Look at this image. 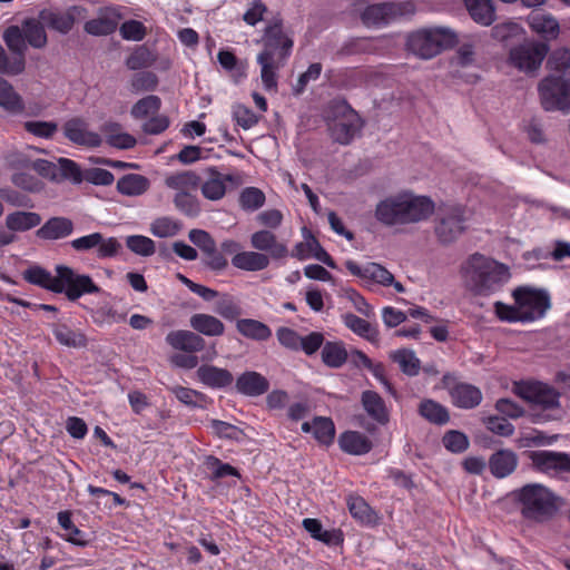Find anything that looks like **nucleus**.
<instances>
[{
	"instance_id": "ea45409f",
	"label": "nucleus",
	"mask_w": 570,
	"mask_h": 570,
	"mask_svg": "<svg viewBox=\"0 0 570 570\" xmlns=\"http://www.w3.org/2000/svg\"><path fill=\"white\" fill-rule=\"evenodd\" d=\"M0 107L6 111L18 115L24 110L22 97L13 89V87L0 77Z\"/></svg>"
},
{
	"instance_id": "13d9d810",
	"label": "nucleus",
	"mask_w": 570,
	"mask_h": 570,
	"mask_svg": "<svg viewBox=\"0 0 570 570\" xmlns=\"http://www.w3.org/2000/svg\"><path fill=\"white\" fill-rule=\"evenodd\" d=\"M206 469L210 472L212 479H223L226 476H238L237 470L228 463L222 462L215 456H207L205 461Z\"/></svg>"
},
{
	"instance_id": "4be33fe9",
	"label": "nucleus",
	"mask_w": 570,
	"mask_h": 570,
	"mask_svg": "<svg viewBox=\"0 0 570 570\" xmlns=\"http://www.w3.org/2000/svg\"><path fill=\"white\" fill-rule=\"evenodd\" d=\"M250 245L259 253H268L269 259L284 258L288 254L287 246L279 243L276 235L266 229L253 233L250 236Z\"/></svg>"
},
{
	"instance_id": "79ce46f5",
	"label": "nucleus",
	"mask_w": 570,
	"mask_h": 570,
	"mask_svg": "<svg viewBox=\"0 0 570 570\" xmlns=\"http://www.w3.org/2000/svg\"><path fill=\"white\" fill-rule=\"evenodd\" d=\"M21 28L23 30L27 43L31 47L36 49H41L47 45L48 39L45 30V24L41 22L40 19H26L22 21Z\"/></svg>"
},
{
	"instance_id": "7ed1b4c3",
	"label": "nucleus",
	"mask_w": 570,
	"mask_h": 570,
	"mask_svg": "<svg viewBox=\"0 0 570 570\" xmlns=\"http://www.w3.org/2000/svg\"><path fill=\"white\" fill-rule=\"evenodd\" d=\"M460 273L465 287L480 296L495 294L510 279L507 265L479 253L462 263Z\"/></svg>"
},
{
	"instance_id": "052dcab7",
	"label": "nucleus",
	"mask_w": 570,
	"mask_h": 570,
	"mask_svg": "<svg viewBox=\"0 0 570 570\" xmlns=\"http://www.w3.org/2000/svg\"><path fill=\"white\" fill-rule=\"evenodd\" d=\"M264 193L255 187L245 188L239 196L240 206L246 210H256L264 205Z\"/></svg>"
},
{
	"instance_id": "412c9836",
	"label": "nucleus",
	"mask_w": 570,
	"mask_h": 570,
	"mask_svg": "<svg viewBox=\"0 0 570 570\" xmlns=\"http://www.w3.org/2000/svg\"><path fill=\"white\" fill-rule=\"evenodd\" d=\"M65 136L73 144L86 147H99L102 137L88 129V124L80 118H72L63 125Z\"/></svg>"
},
{
	"instance_id": "39448f33",
	"label": "nucleus",
	"mask_w": 570,
	"mask_h": 570,
	"mask_svg": "<svg viewBox=\"0 0 570 570\" xmlns=\"http://www.w3.org/2000/svg\"><path fill=\"white\" fill-rule=\"evenodd\" d=\"M522 515L535 522L550 519L557 511V497L539 483L525 484L515 492Z\"/></svg>"
},
{
	"instance_id": "f3484780",
	"label": "nucleus",
	"mask_w": 570,
	"mask_h": 570,
	"mask_svg": "<svg viewBox=\"0 0 570 570\" xmlns=\"http://www.w3.org/2000/svg\"><path fill=\"white\" fill-rule=\"evenodd\" d=\"M205 177L202 179L200 189L205 198L209 200L222 199L227 191V184L238 186L240 178L234 174H223L214 167H208L204 171Z\"/></svg>"
},
{
	"instance_id": "6e6552de",
	"label": "nucleus",
	"mask_w": 570,
	"mask_h": 570,
	"mask_svg": "<svg viewBox=\"0 0 570 570\" xmlns=\"http://www.w3.org/2000/svg\"><path fill=\"white\" fill-rule=\"evenodd\" d=\"M345 267L352 275L358 277L362 285L370 291H373L376 285L383 287L392 286L397 293L405 291L404 286L395 281L393 274L381 264L370 262L360 265L354 261H346Z\"/></svg>"
},
{
	"instance_id": "1a4fd4ad",
	"label": "nucleus",
	"mask_w": 570,
	"mask_h": 570,
	"mask_svg": "<svg viewBox=\"0 0 570 570\" xmlns=\"http://www.w3.org/2000/svg\"><path fill=\"white\" fill-rule=\"evenodd\" d=\"M414 4L406 2H384L367 6L361 14L362 22L367 27H384L397 19L411 16Z\"/></svg>"
},
{
	"instance_id": "a18cd8bd",
	"label": "nucleus",
	"mask_w": 570,
	"mask_h": 570,
	"mask_svg": "<svg viewBox=\"0 0 570 570\" xmlns=\"http://www.w3.org/2000/svg\"><path fill=\"white\" fill-rule=\"evenodd\" d=\"M343 322L344 325L356 335L366 338L370 342H376L379 340L377 330L364 318L352 313H347L343 316Z\"/></svg>"
},
{
	"instance_id": "4d7b16f0",
	"label": "nucleus",
	"mask_w": 570,
	"mask_h": 570,
	"mask_svg": "<svg viewBox=\"0 0 570 570\" xmlns=\"http://www.w3.org/2000/svg\"><path fill=\"white\" fill-rule=\"evenodd\" d=\"M347 507L350 513L363 523H371L374 520L373 511L361 497H348Z\"/></svg>"
},
{
	"instance_id": "5fc2aeb1",
	"label": "nucleus",
	"mask_w": 570,
	"mask_h": 570,
	"mask_svg": "<svg viewBox=\"0 0 570 570\" xmlns=\"http://www.w3.org/2000/svg\"><path fill=\"white\" fill-rule=\"evenodd\" d=\"M219 65L232 73L235 82H239L246 77L245 68L238 63L236 56L228 50H220L217 53Z\"/></svg>"
},
{
	"instance_id": "a878e982",
	"label": "nucleus",
	"mask_w": 570,
	"mask_h": 570,
	"mask_svg": "<svg viewBox=\"0 0 570 570\" xmlns=\"http://www.w3.org/2000/svg\"><path fill=\"white\" fill-rule=\"evenodd\" d=\"M190 327L199 335L218 337L225 333V324L216 316L196 313L189 318Z\"/></svg>"
},
{
	"instance_id": "dca6fc26",
	"label": "nucleus",
	"mask_w": 570,
	"mask_h": 570,
	"mask_svg": "<svg viewBox=\"0 0 570 570\" xmlns=\"http://www.w3.org/2000/svg\"><path fill=\"white\" fill-rule=\"evenodd\" d=\"M532 465L541 473L560 476L570 473V454L549 450L531 451L529 454Z\"/></svg>"
},
{
	"instance_id": "bb28decb",
	"label": "nucleus",
	"mask_w": 570,
	"mask_h": 570,
	"mask_svg": "<svg viewBox=\"0 0 570 570\" xmlns=\"http://www.w3.org/2000/svg\"><path fill=\"white\" fill-rule=\"evenodd\" d=\"M73 233V223L67 217L48 219L36 233L37 237L46 240L66 238Z\"/></svg>"
},
{
	"instance_id": "9d476101",
	"label": "nucleus",
	"mask_w": 570,
	"mask_h": 570,
	"mask_svg": "<svg viewBox=\"0 0 570 570\" xmlns=\"http://www.w3.org/2000/svg\"><path fill=\"white\" fill-rule=\"evenodd\" d=\"M538 91L544 110L570 109V81L548 75L539 82Z\"/></svg>"
},
{
	"instance_id": "f03ea898",
	"label": "nucleus",
	"mask_w": 570,
	"mask_h": 570,
	"mask_svg": "<svg viewBox=\"0 0 570 570\" xmlns=\"http://www.w3.org/2000/svg\"><path fill=\"white\" fill-rule=\"evenodd\" d=\"M434 212V203L426 196L410 191L390 195L375 207L374 216L385 226L414 224L429 218Z\"/></svg>"
},
{
	"instance_id": "49530a36",
	"label": "nucleus",
	"mask_w": 570,
	"mask_h": 570,
	"mask_svg": "<svg viewBox=\"0 0 570 570\" xmlns=\"http://www.w3.org/2000/svg\"><path fill=\"white\" fill-rule=\"evenodd\" d=\"M347 360V352L342 342H326L322 347V361L325 365L337 368Z\"/></svg>"
},
{
	"instance_id": "bf43d9fd",
	"label": "nucleus",
	"mask_w": 570,
	"mask_h": 570,
	"mask_svg": "<svg viewBox=\"0 0 570 570\" xmlns=\"http://www.w3.org/2000/svg\"><path fill=\"white\" fill-rule=\"evenodd\" d=\"M26 61L21 57H9L0 45V73L19 75L24 70Z\"/></svg>"
},
{
	"instance_id": "aec40b11",
	"label": "nucleus",
	"mask_w": 570,
	"mask_h": 570,
	"mask_svg": "<svg viewBox=\"0 0 570 570\" xmlns=\"http://www.w3.org/2000/svg\"><path fill=\"white\" fill-rule=\"evenodd\" d=\"M525 22L531 31L544 41L556 40L560 35L559 21L549 12L542 10L531 11L527 16Z\"/></svg>"
},
{
	"instance_id": "774afa93",
	"label": "nucleus",
	"mask_w": 570,
	"mask_h": 570,
	"mask_svg": "<svg viewBox=\"0 0 570 570\" xmlns=\"http://www.w3.org/2000/svg\"><path fill=\"white\" fill-rule=\"evenodd\" d=\"M233 119L245 130L250 129L258 122V117L253 110L243 105L234 106Z\"/></svg>"
},
{
	"instance_id": "423d86ee",
	"label": "nucleus",
	"mask_w": 570,
	"mask_h": 570,
	"mask_svg": "<svg viewBox=\"0 0 570 570\" xmlns=\"http://www.w3.org/2000/svg\"><path fill=\"white\" fill-rule=\"evenodd\" d=\"M456 36L445 27H429L412 32L407 37V49L422 59H431L442 50L453 46Z\"/></svg>"
},
{
	"instance_id": "a19ab883",
	"label": "nucleus",
	"mask_w": 570,
	"mask_h": 570,
	"mask_svg": "<svg viewBox=\"0 0 570 570\" xmlns=\"http://www.w3.org/2000/svg\"><path fill=\"white\" fill-rule=\"evenodd\" d=\"M236 328L243 336L255 341H266L272 336V331L266 324L253 318L238 320Z\"/></svg>"
},
{
	"instance_id": "f704fd0d",
	"label": "nucleus",
	"mask_w": 570,
	"mask_h": 570,
	"mask_svg": "<svg viewBox=\"0 0 570 570\" xmlns=\"http://www.w3.org/2000/svg\"><path fill=\"white\" fill-rule=\"evenodd\" d=\"M202 183V177L193 170H184L170 174L165 178V185L177 193H191L197 190Z\"/></svg>"
},
{
	"instance_id": "0e129e2a",
	"label": "nucleus",
	"mask_w": 570,
	"mask_h": 570,
	"mask_svg": "<svg viewBox=\"0 0 570 570\" xmlns=\"http://www.w3.org/2000/svg\"><path fill=\"white\" fill-rule=\"evenodd\" d=\"M119 31L121 37L129 41H140L146 36V27L138 20L125 21Z\"/></svg>"
},
{
	"instance_id": "2eb2a0df",
	"label": "nucleus",
	"mask_w": 570,
	"mask_h": 570,
	"mask_svg": "<svg viewBox=\"0 0 570 570\" xmlns=\"http://www.w3.org/2000/svg\"><path fill=\"white\" fill-rule=\"evenodd\" d=\"M70 246L78 253L95 250L100 259L116 256L121 248L117 238L105 237L98 232L72 239Z\"/></svg>"
},
{
	"instance_id": "b1692460",
	"label": "nucleus",
	"mask_w": 570,
	"mask_h": 570,
	"mask_svg": "<svg viewBox=\"0 0 570 570\" xmlns=\"http://www.w3.org/2000/svg\"><path fill=\"white\" fill-rule=\"evenodd\" d=\"M76 10V7L67 11L43 9L39 12V19L48 28L66 35L73 28L76 20L73 11Z\"/></svg>"
},
{
	"instance_id": "ddd939ff",
	"label": "nucleus",
	"mask_w": 570,
	"mask_h": 570,
	"mask_svg": "<svg viewBox=\"0 0 570 570\" xmlns=\"http://www.w3.org/2000/svg\"><path fill=\"white\" fill-rule=\"evenodd\" d=\"M56 273L60 275L61 291L70 301H76L85 294H95L99 292V287L92 282L91 277L76 273L72 268L58 265Z\"/></svg>"
},
{
	"instance_id": "58836bf2",
	"label": "nucleus",
	"mask_w": 570,
	"mask_h": 570,
	"mask_svg": "<svg viewBox=\"0 0 570 570\" xmlns=\"http://www.w3.org/2000/svg\"><path fill=\"white\" fill-rule=\"evenodd\" d=\"M56 340L67 347L81 348L87 345V337L80 331L71 328L66 324H56L52 327Z\"/></svg>"
},
{
	"instance_id": "680f3d73",
	"label": "nucleus",
	"mask_w": 570,
	"mask_h": 570,
	"mask_svg": "<svg viewBox=\"0 0 570 570\" xmlns=\"http://www.w3.org/2000/svg\"><path fill=\"white\" fill-rule=\"evenodd\" d=\"M174 204L178 210L187 216H196L199 213V205L191 193H177L174 197Z\"/></svg>"
},
{
	"instance_id": "864d4df0",
	"label": "nucleus",
	"mask_w": 570,
	"mask_h": 570,
	"mask_svg": "<svg viewBox=\"0 0 570 570\" xmlns=\"http://www.w3.org/2000/svg\"><path fill=\"white\" fill-rule=\"evenodd\" d=\"M160 98L154 95L139 99L130 110V114L136 119H142L150 115H155L160 109Z\"/></svg>"
},
{
	"instance_id": "37998d69",
	"label": "nucleus",
	"mask_w": 570,
	"mask_h": 570,
	"mask_svg": "<svg viewBox=\"0 0 570 570\" xmlns=\"http://www.w3.org/2000/svg\"><path fill=\"white\" fill-rule=\"evenodd\" d=\"M149 188V180L138 174H128L117 181V189L120 194L127 196L142 195Z\"/></svg>"
},
{
	"instance_id": "3c124183",
	"label": "nucleus",
	"mask_w": 570,
	"mask_h": 570,
	"mask_svg": "<svg viewBox=\"0 0 570 570\" xmlns=\"http://www.w3.org/2000/svg\"><path fill=\"white\" fill-rule=\"evenodd\" d=\"M419 411L420 414L430 422L444 424L449 421L446 409L432 400L421 402Z\"/></svg>"
},
{
	"instance_id": "4c0bfd02",
	"label": "nucleus",
	"mask_w": 570,
	"mask_h": 570,
	"mask_svg": "<svg viewBox=\"0 0 570 570\" xmlns=\"http://www.w3.org/2000/svg\"><path fill=\"white\" fill-rule=\"evenodd\" d=\"M41 223V216L35 212L17 210L6 217V226L10 232H27Z\"/></svg>"
},
{
	"instance_id": "0eeeda50",
	"label": "nucleus",
	"mask_w": 570,
	"mask_h": 570,
	"mask_svg": "<svg viewBox=\"0 0 570 570\" xmlns=\"http://www.w3.org/2000/svg\"><path fill=\"white\" fill-rule=\"evenodd\" d=\"M549 50V45L543 41L525 40L511 48L509 62L522 72L534 73L540 69Z\"/></svg>"
},
{
	"instance_id": "5701e85b",
	"label": "nucleus",
	"mask_w": 570,
	"mask_h": 570,
	"mask_svg": "<svg viewBox=\"0 0 570 570\" xmlns=\"http://www.w3.org/2000/svg\"><path fill=\"white\" fill-rule=\"evenodd\" d=\"M166 343L174 350L196 353L205 348V340L195 331L176 330L166 335Z\"/></svg>"
},
{
	"instance_id": "2f4dec72",
	"label": "nucleus",
	"mask_w": 570,
	"mask_h": 570,
	"mask_svg": "<svg viewBox=\"0 0 570 570\" xmlns=\"http://www.w3.org/2000/svg\"><path fill=\"white\" fill-rule=\"evenodd\" d=\"M518 465V455L511 450H499L489 460L491 473L499 479L510 475Z\"/></svg>"
},
{
	"instance_id": "cd10ccee",
	"label": "nucleus",
	"mask_w": 570,
	"mask_h": 570,
	"mask_svg": "<svg viewBox=\"0 0 570 570\" xmlns=\"http://www.w3.org/2000/svg\"><path fill=\"white\" fill-rule=\"evenodd\" d=\"M236 389L244 395L259 396L268 391L269 382L261 373L247 371L237 379Z\"/></svg>"
},
{
	"instance_id": "6ab92c4d",
	"label": "nucleus",
	"mask_w": 570,
	"mask_h": 570,
	"mask_svg": "<svg viewBox=\"0 0 570 570\" xmlns=\"http://www.w3.org/2000/svg\"><path fill=\"white\" fill-rule=\"evenodd\" d=\"M302 234L304 240L295 245L291 255L299 261L315 258L328 267L334 268L335 264L332 257L321 246L320 242L312 235V233L306 227H304L302 229Z\"/></svg>"
},
{
	"instance_id": "c85d7f7f",
	"label": "nucleus",
	"mask_w": 570,
	"mask_h": 570,
	"mask_svg": "<svg viewBox=\"0 0 570 570\" xmlns=\"http://www.w3.org/2000/svg\"><path fill=\"white\" fill-rule=\"evenodd\" d=\"M361 403L372 420L379 424H386L389 422L387 406L379 393L371 390L364 391L361 396Z\"/></svg>"
},
{
	"instance_id": "e2e57ef3",
	"label": "nucleus",
	"mask_w": 570,
	"mask_h": 570,
	"mask_svg": "<svg viewBox=\"0 0 570 570\" xmlns=\"http://www.w3.org/2000/svg\"><path fill=\"white\" fill-rule=\"evenodd\" d=\"M154 61L151 52L144 46L138 47L126 60L131 70H139L150 66Z\"/></svg>"
},
{
	"instance_id": "473e14b6",
	"label": "nucleus",
	"mask_w": 570,
	"mask_h": 570,
	"mask_svg": "<svg viewBox=\"0 0 570 570\" xmlns=\"http://www.w3.org/2000/svg\"><path fill=\"white\" fill-rule=\"evenodd\" d=\"M100 131L107 144L118 149H130L137 142L136 138L124 131L121 125L118 122H105L101 126Z\"/></svg>"
},
{
	"instance_id": "a211bd4d",
	"label": "nucleus",
	"mask_w": 570,
	"mask_h": 570,
	"mask_svg": "<svg viewBox=\"0 0 570 570\" xmlns=\"http://www.w3.org/2000/svg\"><path fill=\"white\" fill-rule=\"evenodd\" d=\"M449 374L443 376V384L449 389L452 403L461 409H473L482 401V393L479 387L469 383H454Z\"/></svg>"
},
{
	"instance_id": "f8f14e48",
	"label": "nucleus",
	"mask_w": 570,
	"mask_h": 570,
	"mask_svg": "<svg viewBox=\"0 0 570 570\" xmlns=\"http://www.w3.org/2000/svg\"><path fill=\"white\" fill-rule=\"evenodd\" d=\"M514 393L533 407L546 411H556L559 409V393L551 386L541 382H521L514 385Z\"/></svg>"
},
{
	"instance_id": "20e7f679",
	"label": "nucleus",
	"mask_w": 570,
	"mask_h": 570,
	"mask_svg": "<svg viewBox=\"0 0 570 570\" xmlns=\"http://www.w3.org/2000/svg\"><path fill=\"white\" fill-rule=\"evenodd\" d=\"M514 305L494 303L497 316L505 322H533L542 318L550 307L547 292L520 287L513 292Z\"/></svg>"
},
{
	"instance_id": "72a5a7b5",
	"label": "nucleus",
	"mask_w": 570,
	"mask_h": 570,
	"mask_svg": "<svg viewBox=\"0 0 570 570\" xmlns=\"http://www.w3.org/2000/svg\"><path fill=\"white\" fill-rule=\"evenodd\" d=\"M464 6L475 23L489 27L495 21V8L492 0H464Z\"/></svg>"
},
{
	"instance_id": "f257e3e1",
	"label": "nucleus",
	"mask_w": 570,
	"mask_h": 570,
	"mask_svg": "<svg viewBox=\"0 0 570 570\" xmlns=\"http://www.w3.org/2000/svg\"><path fill=\"white\" fill-rule=\"evenodd\" d=\"M263 50L257 55L261 66V78L266 90L277 87V71L291 56L294 41L288 31L284 29L281 18H273L266 24L261 39Z\"/></svg>"
},
{
	"instance_id": "c9c22d12",
	"label": "nucleus",
	"mask_w": 570,
	"mask_h": 570,
	"mask_svg": "<svg viewBox=\"0 0 570 570\" xmlns=\"http://www.w3.org/2000/svg\"><path fill=\"white\" fill-rule=\"evenodd\" d=\"M550 76L570 81V49L558 48L553 50L547 60Z\"/></svg>"
},
{
	"instance_id": "8fccbe9b",
	"label": "nucleus",
	"mask_w": 570,
	"mask_h": 570,
	"mask_svg": "<svg viewBox=\"0 0 570 570\" xmlns=\"http://www.w3.org/2000/svg\"><path fill=\"white\" fill-rule=\"evenodd\" d=\"M57 518L59 525L66 531L62 535L65 540L78 546L86 544L83 533L72 522L69 511H60Z\"/></svg>"
},
{
	"instance_id": "4468645a",
	"label": "nucleus",
	"mask_w": 570,
	"mask_h": 570,
	"mask_svg": "<svg viewBox=\"0 0 570 570\" xmlns=\"http://www.w3.org/2000/svg\"><path fill=\"white\" fill-rule=\"evenodd\" d=\"M341 116L335 118L330 125V131L333 139L342 145L350 144L362 128V119L345 102L337 104Z\"/></svg>"
},
{
	"instance_id": "9b49d317",
	"label": "nucleus",
	"mask_w": 570,
	"mask_h": 570,
	"mask_svg": "<svg viewBox=\"0 0 570 570\" xmlns=\"http://www.w3.org/2000/svg\"><path fill=\"white\" fill-rule=\"evenodd\" d=\"M465 210L458 205L441 207L438 213L435 234L440 242L448 244L459 238L465 230Z\"/></svg>"
},
{
	"instance_id": "6e6d98bb",
	"label": "nucleus",
	"mask_w": 570,
	"mask_h": 570,
	"mask_svg": "<svg viewBox=\"0 0 570 570\" xmlns=\"http://www.w3.org/2000/svg\"><path fill=\"white\" fill-rule=\"evenodd\" d=\"M313 434L322 444L333 442L335 435V426L331 419L318 416L313 421Z\"/></svg>"
},
{
	"instance_id": "c756f323",
	"label": "nucleus",
	"mask_w": 570,
	"mask_h": 570,
	"mask_svg": "<svg viewBox=\"0 0 570 570\" xmlns=\"http://www.w3.org/2000/svg\"><path fill=\"white\" fill-rule=\"evenodd\" d=\"M198 380L212 389H224L233 383V375L229 371L214 365H202L197 368Z\"/></svg>"
},
{
	"instance_id": "c03bdc74",
	"label": "nucleus",
	"mask_w": 570,
	"mask_h": 570,
	"mask_svg": "<svg viewBox=\"0 0 570 570\" xmlns=\"http://www.w3.org/2000/svg\"><path fill=\"white\" fill-rule=\"evenodd\" d=\"M391 358L405 375L416 376L420 373L421 362L414 351L400 348L391 353Z\"/></svg>"
},
{
	"instance_id": "338daca9",
	"label": "nucleus",
	"mask_w": 570,
	"mask_h": 570,
	"mask_svg": "<svg viewBox=\"0 0 570 570\" xmlns=\"http://www.w3.org/2000/svg\"><path fill=\"white\" fill-rule=\"evenodd\" d=\"M523 33L524 30L521 24L513 21L499 23L492 29L493 37L500 41H505L510 38L519 37Z\"/></svg>"
},
{
	"instance_id": "de8ad7c7",
	"label": "nucleus",
	"mask_w": 570,
	"mask_h": 570,
	"mask_svg": "<svg viewBox=\"0 0 570 570\" xmlns=\"http://www.w3.org/2000/svg\"><path fill=\"white\" fill-rule=\"evenodd\" d=\"M3 40L14 57L24 58L28 43L23 30L18 26H10L4 30Z\"/></svg>"
},
{
	"instance_id": "09e8293b",
	"label": "nucleus",
	"mask_w": 570,
	"mask_h": 570,
	"mask_svg": "<svg viewBox=\"0 0 570 570\" xmlns=\"http://www.w3.org/2000/svg\"><path fill=\"white\" fill-rule=\"evenodd\" d=\"M181 229V223L169 216H163L154 219L150 224V233L158 238H168L176 236Z\"/></svg>"
},
{
	"instance_id": "393cba45",
	"label": "nucleus",
	"mask_w": 570,
	"mask_h": 570,
	"mask_svg": "<svg viewBox=\"0 0 570 570\" xmlns=\"http://www.w3.org/2000/svg\"><path fill=\"white\" fill-rule=\"evenodd\" d=\"M271 264L269 256L258 250H243L232 257V265L245 272H259Z\"/></svg>"
},
{
	"instance_id": "e433bc0d",
	"label": "nucleus",
	"mask_w": 570,
	"mask_h": 570,
	"mask_svg": "<svg viewBox=\"0 0 570 570\" xmlns=\"http://www.w3.org/2000/svg\"><path fill=\"white\" fill-rule=\"evenodd\" d=\"M23 278L33 285H38L51 292L58 293L61 291L60 275L53 276L51 273L40 266H31L23 272Z\"/></svg>"
},
{
	"instance_id": "603ef678",
	"label": "nucleus",
	"mask_w": 570,
	"mask_h": 570,
	"mask_svg": "<svg viewBox=\"0 0 570 570\" xmlns=\"http://www.w3.org/2000/svg\"><path fill=\"white\" fill-rule=\"evenodd\" d=\"M127 248L136 255L148 257L155 254V242L144 235H130L126 237Z\"/></svg>"
},
{
	"instance_id": "7c9ffc66",
	"label": "nucleus",
	"mask_w": 570,
	"mask_h": 570,
	"mask_svg": "<svg viewBox=\"0 0 570 570\" xmlns=\"http://www.w3.org/2000/svg\"><path fill=\"white\" fill-rule=\"evenodd\" d=\"M338 444L342 451L352 455H363L372 450V441L364 433L347 431L340 435Z\"/></svg>"
},
{
	"instance_id": "69168bd1",
	"label": "nucleus",
	"mask_w": 570,
	"mask_h": 570,
	"mask_svg": "<svg viewBox=\"0 0 570 570\" xmlns=\"http://www.w3.org/2000/svg\"><path fill=\"white\" fill-rule=\"evenodd\" d=\"M443 445L453 453H461L469 446V440L465 434L459 431H449L443 436Z\"/></svg>"
}]
</instances>
